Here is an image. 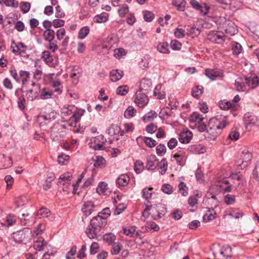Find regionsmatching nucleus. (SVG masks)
Here are the masks:
<instances>
[{"instance_id": "obj_1", "label": "nucleus", "mask_w": 259, "mask_h": 259, "mask_svg": "<svg viewBox=\"0 0 259 259\" xmlns=\"http://www.w3.org/2000/svg\"><path fill=\"white\" fill-rule=\"evenodd\" d=\"M225 117L218 115L211 118L208 124V128L204 134L206 139L209 141L214 140L221 133L222 130L227 125Z\"/></svg>"}, {"instance_id": "obj_2", "label": "nucleus", "mask_w": 259, "mask_h": 259, "mask_svg": "<svg viewBox=\"0 0 259 259\" xmlns=\"http://www.w3.org/2000/svg\"><path fill=\"white\" fill-rule=\"evenodd\" d=\"M252 157V154L248 148L243 147L241 149L240 158L236 161V164L240 167V169H243L248 164Z\"/></svg>"}, {"instance_id": "obj_3", "label": "nucleus", "mask_w": 259, "mask_h": 259, "mask_svg": "<svg viewBox=\"0 0 259 259\" xmlns=\"http://www.w3.org/2000/svg\"><path fill=\"white\" fill-rule=\"evenodd\" d=\"M32 232L27 228H24L22 230H19L13 234L14 240L17 243H20L28 241L29 236Z\"/></svg>"}, {"instance_id": "obj_4", "label": "nucleus", "mask_w": 259, "mask_h": 259, "mask_svg": "<svg viewBox=\"0 0 259 259\" xmlns=\"http://www.w3.org/2000/svg\"><path fill=\"white\" fill-rule=\"evenodd\" d=\"M244 121L246 125V128L250 130L253 125H259V120L257 117L252 114L248 113L244 116Z\"/></svg>"}, {"instance_id": "obj_5", "label": "nucleus", "mask_w": 259, "mask_h": 259, "mask_svg": "<svg viewBox=\"0 0 259 259\" xmlns=\"http://www.w3.org/2000/svg\"><path fill=\"white\" fill-rule=\"evenodd\" d=\"M33 87L32 89H29L26 92V96L28 100L31 101L36 99L40 93V85L33 82L31 84Z\"/></svg>"}, {"instance_id": "obj_6", "label": "nucleus", "mask_w": 259, "mask_h": 259, "mask_svg": "<svg viewBox=\"0 0 259 259\" xmlns=\"http://www.w3.org/2000/svg\"><path fill=\"white\" fill-rule=\"evenodd\" d=\"M106 217H103L98 214L97 216L94 217L91 220V226L93 228L98 229L99 230L100 228L104 227L106 224Z\"/></svg>"}, {"instance_id": "obj_7", "label": "nucleus", "mask_w": 259, "mask_h": 259, "mask_svg": "<svg viewBox=\"0 0 259 259\" xmlns=\"http://www.w3.org/2000/svg\"><path fill=\"white\" fill-rule=\"evenodd\" d=\"M217 259H227L232 256V248L230 246H224L214 253Z\"/></svg>"}, {"instance_id": "obj_8", "label": "nucleus", "mask_w": 259, "mask_h": 259, "mask_svg": "<svg viewBox=\"0 0 259 259\" xmlns=\"http://www.w3.org/2000/svg\"><path fill=\"white\" fill-rule=\"evenodd\" d=\"M153 208L154 209L155 212L157 214H155L154 213L152 214V218L153 220H156L158 219L161 218L167 211L166 208L164 205L162 204H158L155 206H153Z\"/></svg>"}, {"instance_id": "obj_9", "label": "nucleus", "mask_w": 259, "mask_h": 259, "mask_svg": "<svg viewBox=\"0 0 259 259\" xmlns=\"http://www.w3.org/2000/svg\"><path fill=\"white\" fill-rule=\"evenodd\" d=\"M92 141L95 143L93 148L95 150H101L103 149V144L106 142V139L104 136L100 135L92 139Z\"/></svg>"}, {"instance_id": "obj_10", "label": "nucleus", "mask_w": 259, "mask_h": 259, "mask_svg": "<svg viewBox=\"0 0 259 259\" xmlns=\"http://www.w3.org/2000/svg\"><path fill=\"white\" fill-rule=\"evenodd\" d=\"M148 101L149 99L148 97L145 94L141 93V92L137 94L135 100V103L139 107L141 108L145 107L148 103Z\"/></svg>"}, {"instance_id": "obj_11", "label": "nucleus", "mask_w": 259, "mask_h": 259, "mask_svg": "<svg viewBox=\"0 0 259 259\" xmlns=\"http://www.w3.org/2000/svg\"><path fill=\"white\" fill-rule=\"evenodd\" d=\"M15 95L18 97V106L21 110L25 108L26 100L23 95V91L21 89H17L15 92Z\"/></svg>"}, {"instance_id": "obj_12", "label": "nucleus", "mask_w": 259, "mask_h": 259, "mask_svg": "<svg viewBox=\"0 0 259 259\" xmlns=\"http://www.w3.org/2000/svg\"><path fill=\"white\" fill-rule=\"evenodd\" d=\"M50 138L52 141L59 142L61 140L63 137L59 132V128L54 125L52 127L51 132Z\"/></svg>"}, {"instance_id": "obj_13", "label": "nucleus", "mask_w": 259, "mask_h": 259, "mask_svg": "<svg viewBox=\"0 0 259 259\" xmlns=\"http://www.w3.org/2000/svg\"><path fill=\"white\" fill-rule=\"evenodd\" d=\"M192 133L191 131L187 130L181 132L179 135V140L182 143H188L192 138Z\"/></svg>"}, {"instance_id": "obj_14", "label": "nucleus", "mask_w": 259, "mask_h": 259, "mask_svg": "<svg viewBox=\"0 0 259 259\" xmlns=\"http://www.w3.org/2000/svg\"><path fill=\"white\" fill-rule=\"evenodd\" d=\"M158 163L156 157L154 155H150L147 157L146 168L148 169L154 170L158 166Z\"/></svg>"}, {"instance_id": "obj_15", "label": "nucleus", "mask_w": 259, "mask_h": 259, "mask_svg": "<svg viewBox=\"0 0 259 259\" xmlns=\"http://www.w3.org/2000/svg\"><path fill=\"white\" fill-rule=\"evenodd\" d=\"M123 72L119 69L112 70L109 74L110 80L112 82H116L119 80L123 76Z\"/></svg>"}, {"instance_id": "obj_16", "label": "nucleus", "mask_w": 259, "mask_h": 259, "mask_svg": "<svg viewBox=\"0 0 259 259\" xmlns=\"http://www.w3.org/2000/svg\"><path fill=\"white\" fill-rule=\"evenodd\" d=\"M246 84L250 89H253L259 85V78L257 76L253 77H245Z\"/></svg>"}, {"instance_id": "obj_17", "label": "nucleus", "mask_w": 259, "mask_h": 259, "mask_svg": "<svg viewBox=\"0 0 259 259\" xmlns=\"http://www.w3.org/2000/svg\"><path fill=\"white\" fill-rule=\"evenodd\" d=\"M81 210L84 214L86 216L90 215L94 210V205L92 201L85 202Z\"/></svg>"}, {"instance_id": "obj_18", "label": "nucleus", "mask_w": 259, "mask_h": 259, "mask_svg": "<svg viewBox=\"0 0 259 259\" xmlns=\"http://www.w3.org/2000/svg\"><path fill=\"white\" fill-rule=\"evenodd\" d=\"M224 30L226 33L230 35H234L237 31L236 25L232 22H228L225 24Z\"/></svg>"}, {"instance_id": "obj_19", "label": "nucleus", "mask_w": 259, "mask_h": 259, "mask_svg": "<svg viewBox=\"0 0 259 259\" xmlns=\"http://www.w3.org/2000/svg\"><path fill=\"white\" fill-rule=\"evenodd\" d=\"M92 160L94 162V166L96 167L103 168L106 166V160L101 156L94 155L92 157Z\"/></svg>"}, {"instance_id": "obj_20", "label": "nucleus", "mask_w": 259, "mask_h": 259, "mask_svg": "<svg viewBox=\"0 0 259 259\" xmlns=\"http://www.w3.org/2000/svg\"><path fill=\"white\" fill-rule=\"evenodd\" d=\"M188 150L194 154L204 153L206 151L205 147L201 144L192 145L189 147Z\"/></svg>"}, {"instance_id": "obj_21", "label": "nucleus", "mask_w": 259, "mask_h": 259, "mask_svg": "<svg viewBox=\"0 0 259 259\" xmlns=\"http://www.w3.org/2000/svg\"><path fill=\"white\" fill-rule=\"evenodd\" d=\"M205 74L211 80H214L217 77L221 76L222 73L214 69H206L205 71Z\"/></svg>"}, {"instance_id": "obj_22", "label": "nucleus", "mask_w": 259, "mask_h": 259, "mask_svg": "<svg viewBox=\"0 0 259 259\" xmlns=\"http://www.w3.org/2000/svg\"><path fill=\"white\" fill-rule=\"evenodd\" d=\"M108 17L109 15L108 13H102L100 14L96 15L93 18V21L98 23H104L107 21Z\"/></svg>"}, {"instance_id": "obj_23", "label": "nucleus", "mask_w": 259, "mask_h": 259, "mask_svg": "<svg viewBox=\"0 0 259 259\" xmlns=\"http://www.w3.org/2000/svg\"><path fill=\"white\" fill-rule=\"evenodd\" d=\"M44 36L46 40L51 42L55 40V31L52 29L46 30L44 32Z\"/></svg>"}, {"instance_id": "obj_24", "label": "nucleus", "mask_w": 259, "mask_h": 259, "mask_svg": "<svg viewBox=\"0 0 259 259\" xmlns=\"http://www.w3.org/2000/svg\"><path fill=\"white\" fill-rule=\"evenodd\" d=\"M216 213L213 208H209L203 217L204 221H209L215 218Z\"/></svg>"}, {"instance_id": "obj_25", "label": "nucleus", "mask_w": 259, "mask_h": 259, "mask_svg": "<svg viewBox=\"0 0 259 259\" xmlns=\"http://www.w3.org/2000/svg\"><path fill=\"white\" fill-rule=\"evenodd\" d=\"M186 2L185 0H172V4L176 7L178 10L184 11L185 10Z\"/></svg>"}, {"instance_id": "obj_26", "label": "nucleus", "mask_w": 259, "mask_h": 259, "mask_svg": "<svg viewBox=\"0 0 259 259\" xmlns=\"http://www.w3.org/2000/svg\"><path fill=\"white\" fill-rule=\"evenodd\" d=\"M130 181L129 177L126 175H121L116 180V183L119 186H125Z\"/></svg>"}, {"instance_id": "obj_27", "label": "nucleus", "mask_w": 259, "mask_h": 259, "mask_svg": "<svg viewBox=\"0 0 259 259\" xmlns=\"http://www.w3.org/2000/svg\"><path fill=\"white\" fill-rule=\"evenodd\" d=\"M47 244V242L42 238L34 243L33 247L36 250L41 251L44 249V247Z\"/></svg>"}, {"instance_id": "obj_28", "label": "nucleus", "mask_w": 259, "mask_h": 259, "mask_svg": "<svg viewBox=\"0 0 259 259\" xmlns=\"http://www.w3.org/2000/svg\"><path fill=\"white\" fill-rule=\"evenodd\" d=\"M157 116V113L154 111L151 110L143 117V120L145 122H148L153 120Z\"/></svg>"}, {"instance_id": "obj_29", "label": "nucleus", "mask_w": 259, "mask_h": 259, "mask_svg": "<svg viewBox=\"0 0 259 259\" xmlns=\"http://www.w3.org/2000/svg\"><path fill=\"white\" fill-rule=\"evenodd\" d=\"M246 85L242 78H238L235 80V86L238 92H244L246 90Z\"/></svg>"}, {"instance_id": "obj_30", "label": "nucleus", "mask_w": 259, "mask_h": 259, "mask_svg": "<svg viewBox=\"0 0 259 259\" xmlns=\"http://www.w3.org/2000/svg\"><path fill=\"white\" fill-rule=\"evenodd\" d=\"M40 99H48L52 97L53 92L49 89L44 88L41 91L40 90Z\"/></svg>"}, {"instance_id": "obj_31", "label": "nucleus", "mask_w": 259, "mask_h": 259, "mask_svg": "<svg viewBox=\"0 0 259 259\" xmlns=\"http://www.w3.org/2000/svg\"><path fill=\"white\" fill-rule=\"evenodd\" d=\"M203 93V88L201 85H197L192 89V96L198 98Z\"/></svg>"}, {"instance_id": "obj_32", "label": "nucleus", "mask_w": 259, "mask_h": 259, "mask_svg": "<svg viewBox=\"0 0 259 259\" xmlns=\"http://www.w3.org/2000/svg\"><path fill=\"white\" fill-rule=\"evenodd\" d=\"M157 50L160 53L168 54L169 53L168 44L166 42H159L157 46Z\"/></svg>"}, {"instance_id": "obj_33", "label": "nucleus", "mask_w": 259, "mask_h": 259, "mask_svg": "<svg viewBox=\"0 0 259 259\" xmlns=\"http://www.w3.org/2000/svg\"><path fill=\"white\" fill-rule=\"evenodd\" d=\"M153 190V187H149L145 188L142 190V196L145 200H147V202L151 203L149 199L151 198Z\"/></svg>"}, {"instance_id": "obj_34", "label": "nucleus", "mask_w": 259, "mask_h": 259, "mask_svg": "<svg viewBox=\"0 0 259 259\" xmlns=\"http://www.w3.org/2000/svg\"><path fill=\"white\" fill-rule=\"evenodd\" d=\"M168 163L166 159H162L160 162H158V166L159 168L160 169L159 172L161 175H163L165 173L167 168Z\"/></svg>"}, {"instance_id": "obj_35", "label": "nucleus", "mask_w": 259, "mask_h": 259, "mask_svg": "<svg viewBox=\"0 0 259 259\" xmlns=\"http://www.w3.org/2000/svg\"><path fill=\"white\" fill-rule=\"evenodd\" d=\"M97 230L98 229L93 228L91 226V225H90L87 228L85 232L89 238H90V239H94L97 236Z\"/></svg>"}, {"instance_id": "obj_36", "label": "nucleus", "mask_w": 259, "mask_h": 259, "mask_svg": "<svg viewBox=\"0 0 259 259\" xmlns=\"http://www.w3.org/2000/svg\"><path fill=\"white\" fill-rule=\"evenodd\" d=\"M31 219L32 217L28 213L22 214L20 218L21 223L23 225H25L27 224L31 223Z\"/></svg>"}, {"instance_id": "obj_37", "label": "nucleus", "mask_w": 259, "mask_h": 259, "mask_svg": "<svg viewBox=\"0 0 259 259\" xmlns=\"http://www.w3.org/2000/svg\"><path fill=\"white\" fill-rule=\"evenodd\" d=\"M11 48L12 49V52L18 55H22V54H25V50H22L20 47L19 45L16 44L14 41L11 44Z\"/></svg>"}, {"instance_id": "obj_38", "label": "nucleus", "mask_w": 259, "mask_h": 259, "mask_svg": "<svg viewBox=\"0 0 259 259\" xmlns=\"http://www.w3.org/2000/svg\"><path fill=\"white\" fill-rule=\"evenodd\" d=\"M122 230L125 235L130 237H134L137 234L135 227H130L128 228L123 227Z\"/></svg>"}, {"instance_id": "obj_39", "label": "nucleus", "mask_w": 259, "mask_h": 259, "mask_svg": "<svg viewBox=\"0 0 259 259\" xmlns=\"http://www.w3.org/2000/svg\"><path fill=\"white\" fill-rule=\"evenodd\" d=\"M120 128L116 125H111L108 130V134L110 136H115L119 133Z\"/></svg>"}, {"instance_id": "obj_40", "label": "nucleus", "mask_w": 259, "mask_h": 259, "mask_svg": "<svg viewBox=\"0 0 259 259\" xmlns=\"http://www.w3.org/2000/svg\"><path fill=\"white\" fill-rule=\"evenodd\" d=\"M204 118L197 112H194L191 116L190 120L192 122H197V123L203 121Z\"/></svg>"}, {"instance_id": "obj_41", "label": "nucleus", "mask_w": 259, "mask_h": 259, "mask_svg": "<svg viewBox=\"0 0 259 259\" xmlns=\"http://www.w3.org/2000/svg\"><path fill=\"white\" fill-rule=\"evenodd\" d=\"M210 39H212L215 42L221 44L224 41V35L223 33L218 32L215 33L212 35V37Z\"/></svg>"}, {"instance_id": "obj_42", "label": "nucleus", "mask_w": 259, "mask_h": 259, "mask_svg": "<svg viewBox=\"0 0 259 259\" xmlns=\"http://www.w3.org/2000/svg\"><path fill=\"white\" fill-rule=\"evenodd\" d=\"M89 32L90 28L88 26L82 27L78 32V38L81 39L84 38L88 35Z\"/></svg>"}, {"instance_id": "obj_43", "label": "nucleus", "mask_w": 259, "mask_h": 259, "mask_svg": "<svg viewBox=\"0 0 259 259\" xmlns=\"http://www.w3.org/2000/svg\"><path fill=\"white\" fill-rule=\"evenodd\" d=\"M71 177V176L69 173L64 174L61 175L59 177V183L62 185L69 184Z\"/></svg>"}, {"instance_id": "obj_44", "label": "nucleus", "mask_w": 259, "mask_h": 259, "mask_svg": "<svg viewBox=\"0 0 259 259\" xmlns=\"http://www.w3.org/2000/svg\"><path fill=\"white\" fill-rule=\"evenodd\" d=\"M19 76L20 79H21L22 82L24 84L27 81L28 79L29 78L30 73L28 71L21 70L19 72Z\"/></svg>"}, {"instance_id": "obj_45", "label": "nucleus", "mask_w": 259, "mask_h": 259, "mask_svg": "<svg viewBox=\"0 0 259 259\" xmlns=\"http://www.w3.org/2000/svg\"><path fill=\"white\" fill-rule=\"evenodd\" d=\"M136 112V110L133 106H129L125 110L124 113V116L126 118L133 117Z\"/></svg>"}, {"instance_id": "obj_46", "label": "nucleus", "mask_w": 259, "mask_h": 259, "mask_svg": "<svg viewBox=\"0 0 259 259\" xmlns=\"http://www.w3.org/2000/svg\"><path fill=\"white\" fill-rule=\"evenodd\" d=\"M122 245L120 243H114L112 246L111 253L112 254H117L122 248Z\"/></svg>"}, {"instance_id": "obj_47", "label": "nucleus", "mask_w": 259, "mask_h": 259, "mask_svg": "<svg viewBox=\"0 0 259 259\" xmlns=\"http://www.w3.org/2000/svg\"><path fill=\"white\" fill-rule=\"evenodd\" d=\"M219 106L221 109L224 110L228 109L232 107V103L226 100L220 101L219 102Z\"/></svg>"}, {"instance_id": "obj_48", "label": "nucleus", "mask_w": 259, "mask_h": 259, "mask_svg": "<svg viewBox=\"0 0 259 259\" xmlns=\"http://www.w3.org/2000/svg\"><path fill=\"white\" fill-rule=\"evenodd\" d=\"M228 215L236 219H238L243 217L244 215V213L238 209H234L231 210Z\"/></svg>"}, {"instance_id": "obj_49", "label": "nucleus", "mask_w": 259, "mask_h": 259, "mask_svg": "<svg viewBox=\"0 0 259 259\" xmlns=\"http://www.w3.org/2000/svg\"><path fill=\"white\" fill-rule=\"evenodd\" d=\"M73 107L71 106H68V107H63L60 110L61 114L63 116H67L70 115L73 112Z\"/></svg>"}, {"instance_id": "obj_50", "label": "nucleus", "mask_w": 259, "mask_h": 259, "mask_svg": "<svg viewBox=\"0 0 259 259\" xmlns=\"http://www.w3.org/2000/svg\"><path fill=\"white\" fill-rule=\"evenodd\" d=\"M45 229V227L41 224H39L35 228L33 232L31 233V234H32V235L34 236L35 235V236H38L41 235Z\"/></svg>"}, {"instance_id": "obj_51", "label": "nucleus", "mask_w": 259, "mask_h": 259, "mask_svg": "<svg viewBox=\"0 0 259 259\" xmlns=\"http://www.w3.org/2000/svg\"><path fill=\"white\" fill-rule=\"evenodd\" d=\"M50 213V211L48 208L42 207L38 210L37 215L40 218H47Z\"/></svg>"}, {"instance_id": "obj_52", "label": "nucleus", "mask_w": 259, "mask_h": 259, "mask_svg": "<svg viewBox=\"0 0 259 259\" xmlns=\"http://www.w3.org/2000/svg\"><path fill=\"white\" fill-rule=\"evenodd\" d=\"M144 169V164L140 160H137L135 163L134 169L137 174H140Z\"/></svg>"}, {"instance_id": "obj_53", "label": "nucleus", "mask_w": 259, "mask_h": 259, "mask_svg": "<svg viewBox=\"0 0 259 259\" xmlns=\"http://www.w3.org/2000/svg\"><path fill=\"white\" fill-rule=\"evenodd\" d=\"M224 200L227 205H232L235 202V196L227 194L224 197Z\"/></svg>"}, {"instance_id": "obj_54", "label": "nucleus", "mask_w": 259, "mask_h": 259, "mask_svg": "<svg viewBox=\"0 0 259 259\" xmlns=\"http://www.w3.org/2000/svg\"><path fill=\"white\" fill-rule=\"evenodd\" d=\"M242 48L241 45L238 42H235L232 46L233 54L235 55H239L242 51Z\"/></svg>"}, {"instance_id": "obj_55", "label": "nucleus", "mask_w": 259, "mask_h": 259, "mask_svg": "<svg viewBox=\"0 0 259 259\" xmlns=\"http://www.w3.org/2000/svg\"><path fill=\"white\" fill-rule=\"evenodd\" d=\"M107 189V184L104 182H101L97 188L96 191L99 194H102L105 193Z\"/></svg>"}, {"instance_id": "obj_56", "label": "nucleus", "mask_w": 259, "mask_h": 259, "mask_svg": "<svg viewBox=\"0 0 259 259\" xmlns=\"http://www.w3.org/2000/svg\"><path fill=\"white\" fill-rule=\"evenodd\" d=\"M104 240L109 244L112 243L115 239V236L112 233L106 234L103 236Z\"/></svg>"}, {"instance_id": "obj_57", "label": "nucleus", "mask_w": 259, "mask_h": 259, "mask_svg": "<svg viewBox=\"0 0 259 259\" xmlns=\"http://www.w3.org/2000/svg\"><path fill=\"white\" fill-rule=\"evenodd\" d=\"M162 191L166 194H170L173 192L172 187L168 184H164L161 187Z\"/></svg>"}, {"instance_id": "obj_58", "label": "nucleus", "mask_w": 259, "mask_h": 259, "mask_svg": "<svg viewBox=\"0 0 259 259\" xmlns=\"http://www.w3.org/2000/svg\"><path fill=\"white\" fill-rule=\"evenodd\" d=\"M154 18V15L150 11H146L144 14V19L145 21L150 22H151Z\"/></svg>"}, {"instance_id": "obj_59", "label": "nucleus", "mask_w": 259, "mask_h": 259, "mask_svg": "<svg viewBox=\"0 0 259 259\" xmlns=\"http://www.w3.org/2000/svg\"><path fill=\"white\" fill-rule=\"evenodd\" d=\"M151 84V82L148 79H143L140 83V89L144 90H148V89Z\"/></svg>"}, {"instance_id": "obj_60", "label": "nucleus", "mask_w": 259, "mask_h": 259, "mask_svg": "<svg viewBox=\"0 0 259 259\" xmlns=\"http://www.w3.org/2000/svg\"><path fill=\"white\" fill-rule=\"evenodd\" d=\"M128 92V88L126 85L120 86L116 90V93L118 95L124 96Z\"/></svg>"}, {"instance_id": "obj_61", "label": "nucleus", "mask_w": 259, "mask_h": 259, "mask_svg": "<svg viewBox=\"0 0 259 259\" xmlns=\"http://www.w3.org/2000/svg\"><path fill=\"white\" fill-rule=\"evenodd\" d=\"M42 57L47 63H51L53 61L52 56L49 51H45L42 52Z\"/></svg>"}, {"instance_id": "obj_62", "label": "nucleus", "mask_w": 259, "mask_h": 259, "mask_svg": "<svg viewBox=\"0 0 259 259\" xmlns=\"http://www.w3.org/2000/svg\"><path fill=\"white\" fill-rule=\"evenodd\" d=\"M157 130V126L155 125L153 123L147 125L146 127V131L149 134L154 133Z\"/></svg>"}, {"instance_id": "obj_63", "label": "nucleus", "mask_w": 259, "mask_h": 259, "mask_svg": "<svg viewBox=\"0 0 259 259\" xmlns=\"http://www.w3.org/2000/svg\"><path fill=\"white\" fill-rule=\"evenodd\" d=\"M20 7L22 11L24 13H26L30 10V4L29 2H21L20 3Z\"/></svg>"}, {"instance_id": "obj_64", "label": "nucleus", "mask_w": 259, "mask_h": 259, "mask_svg": "<svg viewBox=\"0 0 259 259\" xmlns=\"http://www.w3.org/2000/svg\"><path fill=\"white\" fill-rule=\"evenodd\" d=\"M129 8L127 5H123L122 7L118 11L119 15L121 17H123L128 12Z\"/></svg>"}]
</instances>
